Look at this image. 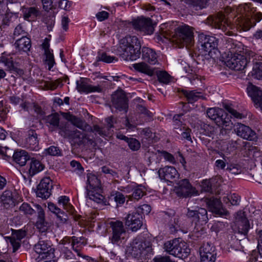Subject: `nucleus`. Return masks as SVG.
Instances as JSON below:
<instances>
[{
    "mask_svg": "<svg viewBox=\"0 0 262 262\" xmlns=\"http://www.w3.org/2000/svg\"><path fill=\"white\" fill-rule=\"evenodd\" d=\"M198 219L195 218L196 221L201 224H206L208 220L207 210L203 208H198Z\"/></svg>",
    "mask_w": 262,
    "mask_h": 262,
    "instance_id": "obj_48",
    "label": "nucleus"
},
{
    "mask_svg": "<svg viewBox=\"0 0 262 262\" xmlns=\"http://www.w3.org/2000/svg\"><path fill=\"white\" fill-rule=\"evenodd\" d=\"M225 63L226 66L229 68L236 71H240L244 70L246 68L247 64V60L243 55L234 54H231V56L228 57Z\"/></svg>",
    "mask_w": 262,
    "mask_h": 262,
    "instance_id": "obj_10",
    "label": "nucleus"
},
{
    "mask_svg": "<svg viewBox=\"0 0 262 262\" xmlns=\"http://www.w3.org/2000/svg\"><path fill=\"white\" fill-rule=\"evenodd\" d=\"M228 112L230 114L231 118H234L238 119H242L246 117V115L243 113L237 111L234 108L228 106L226 108Z\"/></svg>",
    "mask_w": 262,
    "mask_h": 262,
    "instance_id": "obj_52",
    "label": "nucleus"
},
{
    "mask_svg": "<svg viewBox=\"0 0 262 262\" xmlns=\"http://www.w3.org/2000/svg\"><path fill=\"white\" fill-rule=\"evenodd\" d=\"M58 203L62 205L63 208L68 211L72 212V206L69 203V197L66 195H62L58 198Z\"/></svg>",
    "mask_w": 262,
    "mask_h": 262,
    "instance_id": "obj_46",
    "label": "nucleus"
},
{
    "mask_svg": "<svg viewBox=\"0 0 262 262\" xmlns=\"http://www.w3.org/2000/svg\"><path fill=\"white\" fill-rule=\"evenodd\" d=\"M47 152L53 156H60L61 155V151L59 148L56 146H51L46 149Z\"/></svg>",
    "mask_w": 262,
    "mask_h": 262,
    "instance_id": "obj_61",
    "label": "nucleus"
},
{
    "mask_svg": "<svg viewBox=\"0 0 262 262\" xmlns=\"http://www.w3.org/2000/svg\"><path fill=\"white\" fill-rule=\"evenodd\" d=\"M199 41L201 49L205 52V55H208L211 58H214V56L218 52V39L214 36L201 34L199 36Z\"/></svg>",
    "mask_w": 262,
    "mask_h": 262,
    "instance_id": "obj_5",
    "label": "nucleus"
},
{
    "mask_svg": "<svg viewBox=\"0 0 262 262\" xmlns=\"http://www.w3.org/2000/svg\"><path fill=\"white\" fill-rule=\"evenodd\" d=\"M26 142L32 148H35L38 146L37 135L34 130H31L29 131L28 137L26 139Z\"/></svg>",
    "mask_w": 262,
    "mask_h": 262,
    "instance_id": "obj_43",
    "label": "nucleus"
},
{
    "mask_svg": "<svg viewBox=\"0 0 262 262\" xmlns=\"http://www.w3.org/2000/svg\"><path fill=\"white\" fill-rule=\"evenodd\" d=\"M14 46L20 51L27 52L31 47V40L26 36H22L16 41Z\"/></svg>",
    "mask_w": 262,
    "mask_h": 262,
    "instance_id": "obj_33",
    "label": "nucleus"
},
{
    "mask_svg": "<svg viewBox=\"0 0 262 262\" xmlns=\"http://www.w3.org/2000/svg\"><path fill=\"white\" fill-rule=\"evenodd\" d=\"M252 75L254 78L259 80H262V63L256 65L253 69Z\"/></svg>",
    "mask_w": 262,
    "mask_h": 262,
    "instance_id": "obj_53",
    "label": "nucleus"
},
{
    "mask_svg": "<svg viewBox=\"0 0 262 262\" xmlns=\"http://www.w3.org/2000/svg\"><path fill=\"white\" fill-rule=\"evenodd\" d=\"M234 130L236 135L249 141H253L256 139L255 132L250 127L241 123H237L234 126Z\"/></svg>",
    "mask_w": 262,
    "mask_h": 262,
    "instance_id": "obj_11",
    "label": "nucleus"
},
{
    "mask_svg": "<svg viewBox=\"0 0 262 262\" xmlns=\"http://www.w3.org/2000/svg\"><path fill=\"white\" fill-rule=\"evenodd\" d=\"M208 208L210 211L216 214L228 215L229 212L222 208V203L217 199H209L207 202Z\"/></svg>",
    "mask_w": 262,
    "mask_h": 262,
    "instance_id": "obj_24",
    "label": "nucleus"
},
{
    "mask_svg": "<svg viewBox=\"0 0 262 262\" xmlns=\"http://www.w3.org/2000/svg\"><path fill=\"white\" fill-rule=\"evenodd\" d=\"M44 168V165L40 161L32 159L29 164L28 174L29 176L33 177L36 173L41 171Z\"/></svg>",
    "mask_w": 262,
    "mask_h": 262,
    "instance_id": "obj_30",
    "label": "nucleus"
},
{
    "mask_svg": "<svg viewBox=\"0 0 262 262\" xmlns=\"http://www.w3.org/2000/svg\"><path fill=\"white\" fill-rule=\"evenodd\" d=\"M132 25L134 28L144 32V33L150 35L154 31V26L151 19L149 18L140 17L132 21Z\"/></svg>",
    "mask_w": 262,
    "mask_h": 262,
    "instance_id": "obj_9",
    "label": "nucleus"
},
{
    "mask_svg": "<svg viewBox=\"0 0 262 262\" xmlns=\"http://www.w3.org/2000/svg\"><path fill=\"white\" fill-rule=\"evenodd\" d=\"M202 191L210 192L212 189V185L210 180H203L201 185Z\"/></svg>",
    "mask_w": 262,
    "mask_h": 262,
    "instance_id": "obj_59",
    "label": "nucleus"
},
{
    "mask_svg": "<svg viewBox=\"0 0 262 262\" xmlns=\"http://www.w3.org/2000/svg\"><path fill=\"white\" fill-rule=\"evenodd\" d=\"M76 84L77 90L81 93L100 92L102 91V88L100 86L89 84L83 79L77 81Z\"/></svg>",
    "mask_w": 262,
    "mask_h": 262,
    "instance_id": "obj_25",
    "label": "nucleus"
},
{
    "mask_svg": "<svg viewBox=\"0 0 262 262\" xmlns=\"http://www.w3.org/2000/svg\"><path fill=\"white\" fill-rule=\"evenodd\" d=\"M145 248V243L139 239L136 238L127 247V251L135 258H139L142 256Z\"/></svg>",
    "mask_w": 262,
    "mask_h": 262,
    "instance_id": "obj_14",
    "label": "nucleus"
},
{
    "mask_svg": "<svg viewBox=\"0 0 262 262\" xmlns=\"http://www.w3.org/2000/svg\"><path fill=\"white\" fill-rule=\"evenodd\" d=\"M72 243H74V245H78L81 246H83L86 244V240L83 237H77L76 236H73L71 238Z\"/></svg>",
    "mask_w": 262,
    "mask_h": 262,
    "instance_id": "obj_63",
    "label": "nucleus"
},
{
    "mask_svg": "<svg viewBox=\"0 0 262 262\" xmlns=\"http://www.w3.org/2000/svg\"><path fill=\"white\" fill-rule=\"evenodd\" d=\"M14 162L20 166H24L30 157L27 151L24 150L16 151L13 154Z\"/></svg>",
    "mask_w": 262,
    "mask_h": 262,
    "instance_id": "obj_31",
    "label": "nucleus"
},
{
    "mask_svg": "<svg viewBox=\"0 0 262 262\" xmlns=\"http://www.w3.org/2000/svg\"><path fill=\"white\" fill-rule=\"evenodd\" d=\"M185 3L193 7H199L200 9L205 8L209 0H182Z\"/></svg>",
    "mask_w": 262,
    "mask_h": 262,
    "instance_id": "obj_47",
    "label": "nucleus"
},
{
    "mask_svg": "<svg viewBox=\"0 0 262 262\" xmlns=\"http://www.w3.org/2000/svg\"><path fill=\"white\" fill-rule=\"evenodd\" d=\"M46 120V122L49 125L54 128L59 127L60 129V126L61 125H64L66 123L63 122H61L59 125V115L57 113L53 114L50 115H48L45 118Z\"/></svg>",
    "mask_w": 262,
    "mask_h": 262,
    "instance_id": "obj_38",
    "label": "nucleus"
},
{
    "mask_svg": "<svg viewBox=\"0 0 262 262\" xmlns=\"http://www.w3.org/2000/svg\"><path fill=\"white\" fill-rule=\"evenodd\" d=\"M249 11H244L242 18L238 19L239 27L244 31L248 30L250 28L255 25L256 22L260 21L262 18V13L256 12L253 8H251L250 5Z\"/></svg>",
    "mask_w": 262,
    "mask_h": 262,
    "instance_id": "obj_4",
    "label": "nucleus"
},
{
    "mask_svg": "<svg viewBox=\"0 0 262 262\" xmlns=\"http://www.w3.org/2000/svg\"><path fill=\"white\" fill-rule=\"evenodd\" d=\"M150 211H151L150 206L147 204H144L141 206H138L136 209V211L135 212L136 213L140 214L142 215V214H148L150 212Z\"/></svg>",
    "mask_w": 262,
    "mask_h": 262,
    "instance_id": "obj_55",
    "label": "nucleus"
},
{
    "mask_svg": "<svg viewBox=\"0 0 262 262\" xmlns=\"http://www.w3.org/2000/svg\"><path fill=\"white\" fill-rule=\"evenodd\" d=\"M114 200L117 204H123L125 201V196L123 194L119 191H116L114 194Z\"/></svg>",
    "mask_w": 262,
    "mask_h": 262,
    "instance_id": "obj_58",
    "label": "nucleus"
},
{
    "mask_svg": "<svg viewBox=\"0 0 262 262\" xmlns=\"http://www.w3.org/2000/svg\"><path fill=\"white\" fill-rule=\"evenodd\" d=\"M249 6L247 4L240 5L235 8L227 7L224 9V13L221 12L216 16H209L208 18V23L215 28L226 31L227 30V27H229L228 19L230 18L235 19V23L239 26L238 19L242 18L244 11H249Z\"/></svg>",
    "mask_w": 262,
    "mask_h": 262,
    "instance_id": "obj_1",
    "label": "nucleus"
},
{
    "mask_svg": "<svg viewBox=\"0 0 262 262\" xmlns=\"http://www.w3.org/2000/svg\"><path fill=\"white\" fill-rule=\"evenodd\" d=\"M133 67L137 71L144 73L149 76H152L154 73V70L144 62L133 64Z\"/></svg>",
    "mask_w": 262,
    "mask_h": 262,
    "instance_id": "obj_36",
    "label": "nucleus"
},
{
    "mask_svg": "<svg viewBox=\"0 0 262 262\" xmlns=\"http://www.w3.org/2000/svg\"><path fill=\"white\" fill-rule=\"evenodd\" d=\"M158 173L161 179H163L167 181H174L179 177L177 170L172 166H166L160 168Z\"/></svg>",
    "mask_w": 262,
    "mask_h": 262,
    "instance_id": "obj_23",
    "label": "nucleus"
},
{
    "mask_svg": "<svg viewBox=\"0 0 262 262\" xmlns=\"http://www.w3.org/2000/svg\"><path fill=\"white\" fill-rule=\"evenodd\" d=\"M247 90L256 106L259 107L262 111V90L252 84L248 85Z\"/></svg>",
    "mask_w": 262,
    "mask_h": 262,
    "instance_id": "obj_22",
    "label": "nucleus"
},
{
    "mask_svg": "<svg viewBox=\"0 0 262 262\" xmlns=\"http://www.w3.org/2000/svg\"><path fill=\"white\" fill-rule=\"evenodd\" d=\"M39 14V10L35 7H30L26 9L24 11V17L26 20L34 19Z\"/></svg>",
    "mask_w": 262,
    "mask_h": 262,
    "instance_id": "obj_44",
    "label": "nucleus"
},
{
    "mask_svg": "<svg viewBox=\"0 0 262 262\" xmlns=\"http://www.w3.org/2000/svg\"><path fill=\"white\" fill-rule=\"evenodd\" d=\"M0 61L6 67V71L13 73V70L15 69V66L12 58L3 57Z\"/></svg>",
    "mask_w": 262,
    "mask_h": 262,
    "instance_id": "obj_49",
    "label": "nucleus"
},
{
    "mask_svg": "<svg viewBox=\"0 0 262 262\" xmlns=\"http://www.w3.org/2000/svg\"><path fill=\"white\" fill-rule=\"evenodd\" d=\"M182 92L187 98L189 103H193L196 101L200 97L201 93L195 91H186L183 90Z\"/></svg>",
    "mask_w": 262,
    "mask_h": 262,
    "instance_id": "obj_42",
    "label": "nucleus"
},
{
    "mask_svg": "<svg viewBox=\"0 0 262 262\" xmlns=\"http://www.w3.org/2000/svg\"><path fill=\"white\" fill-rule=\"evenodd\" d=\"M178 185V187L176 188V191L179 196L187 198L199 194V191L191 185L187 179L181 180Z\"/></svg>",
    "mask_w": 262,
    "mask_h": 262,
    "instance_id": "obj_8",
    "label": "nucleus"
},
{
    "mask_svg": "<svg viewBox=\"0 0 262 262\" xmlns=\"http://www.w3.org/2000/svg\"><path fill=\"white\" fill-rule=\"evenodd\" d=\"M2 21L0 23V28L1 29H5L9 26L17 18L12 13L7 12L2 16Z\"/></svg>",
    "mask_w": 262,
    "mask_h": 262,
    "instance_id": "obj_41",
    "label": "nucleus"
},
{
    "mask_svg": "<svg viewBox=\"0 0 262 262\" xmlns=\"http://www.w3.org/2000/svg\"><path fill=\"white\" fill-rule=\"evenodd\" d=\"M1 199L3 206L6 208H9L14 205V195L10 190L5 191L1 195Z\"/></svg>",
    "mask_w": 262,
    "mask_h": 262,
    "instance_id": "obj_32",
    "label": "nucleus"
},
{
    "mask_svg": "<svg viewBox=\"0 0 262 262\" xmlns=\"http://www.w3.org/2000/svg\"><path fill=\"white\" fill-rule=\"evenodd\" d=\"M112 102L113 106L119 111L124 110L127 111L128 104L127 98L122 91H117L112 96Z\"/></svg>",
    "mask_w": 262,
    "mask_h": 262,
    "instance_id": "obj_15",
    "label": "nucleus"
},
{
    "mask_svg": "<svg viewBox=\"0 0 262 262\" xmlns=\"http://www.w3.org/2000/svg\"><path fill=\"white\" fill-rule=\"evenodd\" d=\"M146 194L145 188L141 185L134 187L131 194L126 195L128 200H139Z\"/></svg>",
    "mask_w": 262,
    "mask_h": 262,
    "instance_id": "obj_35",
    "label": "nucleus"
},
{
    "mask_svg": "<svg viewBox=\"0 0 262 262\" xmlns=\"http://www.w3.org/2000/svg\"><path fill=\"white\" fill-rule=\"evenodd\" d=\"M223 202L232 205H238L240 202V197L238 195L233 193L224 197Z\"/></svg>",
    "mask_w": 262,
    "mask_h": 262,
    "instance_id": "obj_45",
    "label": "nucleus"
},
{
    "mask_svg": "<svg viewBox=\"0 0 262 262\" xmlns=\"http://www.w3.org/2000/svg\"><path fill=\"white\" fill-rule=\"evenodd\" d=\"M0 154L6 157L10 158L13 154V150L6 146H0Z\"/></svg>",
    "mask_w": 262,
    "mask_h": 262,
    "instance_id": "obj_64",
    "label": "nucleus"
},
{
    "mask_svg": "<svg viewBox=\"0 0 262 262\" xmlns=\"http://www.w3.org/2000/svg\"><path fill=\"white\" fill-rule=\"evenodd\" d=\"M59 134L65 138H69L74 143L78 145L83 143L85 134L76 129H72L71 124L68 122L63 126H60Z\"/></svg>",
    "mask_w": 262,
    "mask_h": 262,
    "instance_id": "obj_7",
    "label": "nucleus"
},
{
    "mask_svg": "<svg viewBox=\"0 0 262 262\" xmlns=\"http://www.w3.org/2000/svg\"><path fill=\"white\" fill-rule=\"evenodd\" d=\"M164 36L177 45L179 48L190 45L194 38L193 29L187 25L180 26L175 29L172 34Z\"/></svg>",
    "mask_w": 262,
    "mask_h": 262,
    "instance_id": "obj_2",
    "label": "nucleus"
},
{
    "mask_svg": "<svg viewBox=\"0 0 262 262\" xmlns=\"http://www.w3.org/2000/svg\"><path fill=\"white\" fill-rule=\"evenodd\" d=\"M51 181L49 177L45 178L41 180L36 191V195L38 197L47 199L50 196L52 187Z\"/></svg>",
    "mask_w": 262,
    "mask_h": 262,
    "instance_id": "obj_18",
    "label": "nucleus"
},
{
    "mask_svg": "<svg viewBox=\"0 0 262 262\" xmlns=\"http://www.w3.org/2000/svg\"><path fill=\"white\" fill-rule=\"evenodd\" d=\"M48 207L51 212L56 214L60 222L65 223L67 221L68 219L67 215L63 211H61L55 204L53 203L49 202L48 203Z\"/></svg>",
    "mask_w": 262,
    "mask_h": 262,
    "instance_id": "obj_34",
    "label": "nucleus"
},
{
    "mask_svg": "<svg viewBox=\"0 0 262 262\" xmlns=\"http://www.w3.org/2000/svg\"><path fill=\"white\" fill-rule=\"evenodd\" d=\"M142 55L143 59L151 64H155L158 62L157 54L152 49L143 47Z\"/></svg>",
    "mask_w": 262,
    "mask_h": 262,
    "instance_id": "obj_29",
    "label": "nucleus"
},
{
    "mask_svg": "<svg viewBox=\"0 0 262 262\" xmlns=\"http://www.w3.org/2000/svg\"><path fill=\"white\" fill-rule=\"evenodd\" d=\"M86 191L90 190H100L101 188L100 180L93 173H88L86 176Z\"/></svg>",
    "mask_w": 262,
    "mask_h": 262,
    "instance_id": "obj_27",
    "label": "nucleus"
},
{
    "mask_svg": "<svg viewBox=\"0 0 262 262\" xmlns=\"http://www.w3.org/2000/svg\"><path fill=\"white\" fill-rule=\"evenodd\" d=\"M121 49H125L126 46L134 47L137 51L141 49V44L138 38L135 36H127L122 38L120 41Z\"/></svg>",
    "mask_w": 262,
    "mask_h": 262,
    "instance_id": "obj_26",
    "label": "nucleus"
},
{
    "mask_svg": "<svg viewBox=\"0 0 262 262\" xmlns=\"http://www.w3.org/2000/svg\"><path fill=\"white\" fill-rule=\"evenodd\" d=\"M37 206L41 207L39 205L34 204L33 207L28 203H24L19 207V210L21 212H23L25 214L28 215H32L36 213H37Z\"/></svg>",
    "mask_w": 262,
    "mask_h": 262,
    "instance_id": "obj_39",
    "label": "nucleus"
},
{
    "mask_svg": "<svg viewBox=\"0 0 262 262\" xmlns=\"http://www.w3.org/2000/svg\"><path fill=\"white\" fill-rule=\"evenodd\" d=\"M158 80L160 82L167 84L170 81V75L166 72H160L158 75Z\"/></svg>",
    "mask_w": 262,
    "mask_h": 262,
    "instance_id": "obj_57",
    "label": "nucleus"
},
{
    "mask_svg": "<svg viewBox=\"0 0 262 262\" xmlns=\"http://www.w3.org/2000/svg\"><path fill=\"white\" fill-rule=\"evenodd\" d=\"M34 250L41 258L51 257L54 252L53 249L47 242L41 240L34 246Z\"/></svg>",
    "mask_w": 262,
    "mask_h": 262,
    "instance_id": "obj_19",
    "label": "nucleus"
},
{
    "mask_svg": "<svg viewBox=\"0 0 262 262\" xmlns=\"http://www.w3.org/2000/svg\"><path fill=\"white\" fill-rule=\"evenodd\" d=\"M134 47L126 46L125 49H121L120 46L118 48V52L120 56L125 60H135L140 57V49L135 50Z\"/></svg>",
    "mask_w": 262,
    "mask_h": 262,
    "instance_id": "obj_20",
    "label": "nucleus"
},
{
    "mask_svg": "<svg viewBox=\"0 0 262 262\" xmlns=\"http://www.w3.org/2000/svg\"><path fill=\"white\" fill-rule=\"evenodd\" d=\"M201 262H215L216 253L215 247L209 243L204 244L200 248Z\"/></svg>",
    "mask_w": 262,
    "mask_h": 262,
    "instance_id": "obj_12",
    "label": "nucleus"
},
{
    "mask_svg": "<svg viewBox=\"0 0 262 262\" xmlns=\"http://www.w3.org/2000/svg\"><path fill=\"white\" fill-rule=\"evenodd\" d=\"M86 191L87 196L89 199L97 203H100L103 202L104 196L101 194V188L100 190L93 189Z\"/></svg>",
    "mask_w": 262,
    "mask_h": 262,
    "instance_id": "obj_40",
    "label": "nucleus"
},
{
    "mask_svg": "<svg viewBox=\"0 0 262 262\" xmlns=\"http://www.w3.org/2000/svg\"><path fill=\"white\" fill-rule=\"evenodd\" d=\"M110 224L112 230L111 242L114 244H118L122 238H124L122 235L125 233L123 223L119 221H116L111 222Z\"/></svg>",
    "mask_w": 262,
    "mask_h": 262,
    "instance_id": "obj_13",
    "label": "nucleus"
},
{
    "mask_svg": "<svg viewBox=\"0 0 262 262\" xmlns=\"http://www.w3.org/2000/svg\"><path fill=\"white\" fill-rule=\"evenodd\" d=\"M142 219V216L140 214L133 212L128 213L125 217V225L133 231H137L143 225Z\"/></svg>",
    "mask_w": 262,
    "mask_h": 262,
    "instance_id": "obj_16",
    "label": "nucleus"
},
{
    "mask_svg": "<svg viewBox=\"0 0 262 262\" xmlns=\"http://www.w3.org/2000/svg\"><path fill=\"white\" fill-rule=\"evenodd\" d=\"M25 230H19L13 231L11 236L6 237L7 242H10L13 247V252H15L20 246V241L26 236Z\"/></svg>",
    "mask_w": 262,
    "mask_h": 262,
    "instance_id": "obj_21",
    "label": "nucleus"
},
{
    "mask_svg": "<svg viewBox=\"0 0 262 262\" xmlns=\"http://www.w3.org/2000/svg\"><path fill=\"white\" fill-rule=\"evenodd\" d=\"M44 54L46 56L45 62L48 66V70H51V68L55 63L53 51L52 50L51 52L44 53Z\"/></svg>",
    "mask_w": 262,
    "mask_h": 262,
    "instance_id": "obj_50",
    "label": "nucleus"
},
{
    "mask_svg": "<svg viewBox=\"0 0 262 262\" xmlns=\"http://www.w3.org/2000/svg\"><path fill=\"white\" fill-rule=\"evenodd\" d=\"M164 248L169 254L181 258L187 257L190 252L187 243L180 238L166 242Z\"/></svg>",
    "mask_w": 262,
    "mask_h": 262,
    "instance_id": "obj_3",
    "label": "nucleus"
},
{
    "mask_svg": "<svg viewBox=\"0 0 262 262\" xmlns=\"http://www.w3.org/2000/svg\"><path fill=\"white\" fill-rule=\"evenodd\" d=\"M222 112L223 110L222 109L210 108L207 111V115L209 118L214 121L218 126L222 127V133L223 134L224 130L226 134L227 131L229 132L231 129L233 124L230 121H226L223 118L221 115Z\"/></svg>",
    "mask_w": 262,
    "mask_h": 262,
    "instance_id": "obj_6",
    "label": "nucleus"
},
{
    "mask_svg": "<svg viewBox=\"0 0 262 262\" xmlns=\"http://www.w3.org/2000/svg\"><path fill=\"white\" fill-rule=\"evenodd\" d=\"M179 69L181 71H184L189 74H192V69L190 67L189 65L186 62L182 61L179 66Z\"/></svg>",
    "mask_w": 262,
    "mask_h": 262,
    "instance_id": "obj_60",
    "label": "nucleus"
},
{
    "mask_svg": "<svg viewBox=\"0 0 262 262\" xmlns=\"http://www.w3.org/2000/svg\"><path fill=\"white\" fill-rule=\"evenodd\" d=\"M98 60L102 61L106 63H111L117 61V58L114 56L108 55L105 53H102L98 56Z\"/></svg>",
    "mask_w": 262,
    "mask_h": 262,
    "instance_id": "obj_54",
    "label": "nucleus"
},
{
    "mask_svg": "<svg viewBox=\"0 0 262 262\" xmlns=\"http://www.w3.org/2000/svg\"><path fill=\"white\" fill-rule=\"evenodd\" d=\"M234 224L239 233L244 234L247 233L250 225L244 212L239 211L237 212Z\"/></svg>",
    "mask_w": 262,
    "mask_h": 262,
    "instance_id": "obj_17",
    "label": "nucleus"
},
{
    "mask_svg": "<svg viewBox=\"0 0 262 262\" xmlns=\"http://www.w3.org/2000/svg\"><path fill=\"white\" fill-rule=\"evenodd\" d=\"M68 120L78 128L83 130H89L90 126L84 121L73 115H70Z\"/></svg>",
    "mask_w": 262,
    "mask_h": 262,
    "instance_id": "obj_37",
    "label": "nucleus"
},
{
    "mask_svg": "<svg viewBox=\"0 0 262 262\" xmlns=\"http://www.w3.org/2000/svg\"><path fill=\"white\" fill-rule=\"evenodd\" d=\"M38 220L36 222L37 228L39 231L43 233L47 231L49 224L45 221V212L42 207L37 206Z\"/></svg>",
    "mask_w": 262,
    "mask_h": 262,
    "instance_id": "obj_28",
    "label": "nucleus"
},
{
    "mask_svg": "<svg viewBox=\"0 0 262 262\" xmlns=\"http://www.w3.org/2000/svg\"><path fill=\"white\" fill-rule=\"evenodd\" d=\"M127 142L130 149L132 150L136 151L140 148V143L136 139L129 138Z\"/></svg>",
    "mask_w": 262,
    "mask_h": 262,
    "instance_id": "obj_56",
    "label": "nucleus"
},
{
    "mask_svg": "<svg viewBox=\"0 0 262 262\" xmlns=\"http://www.w3.org/2000/svg\"><path fill=\"white\" fill-rule=\"evenodd\" d=\"M89 130L93 133H96L102 137H104L109 134L108 131L105 127H101L97 125H95L91 127L90 126Z\"/></svg>",
    "mask_w": 262,
    "mask_h": 262,
    "instance_id": "obj_51",
    "label": "nucleus"
},
{
    "mask_svg": "<svg viewBox=\"0 0 262 262\" xmlns=\"http://www.w3.org/2000/svg\"><path fill=\"white\" fill-rule=\"evenodd\" d=\"M198 209L194 210L190 209L189 208H188V211L186 214L188 218L191 219L192 221L194 222L196 224L198 223L195 220V218L198 219Z\"/></svg>",
    "mask_w": 262,
    "mask_h": 262,
    "instance_id": "obj_62",
    "label": "nucleus"
}]
</instances>
